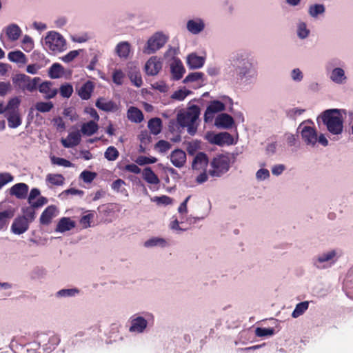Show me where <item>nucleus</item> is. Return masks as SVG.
Instances as JSON below:
<instances>
[{"label": "nucleus", "instance_id": "12", "mask_svg": "<svg viewBox=\"0 0 353 353\" xmlns=\"http://www.w3.org/2000/svg\"><path fill=\"white\" fill-rule=\"evenodd\" d=\"M29 224V221L25 217L19 216L14 220L11 231L15 234H21L28 230Z\"/></svg>", "mask_w": 353, "mask_h": 353}, {"label": "nucleus", "instance_id": "63", "mask_svg": "<svg viewBox=\"0 0 353 353\" xmlns=\"http://www.w3.org/2000/svg\"><path fill=\"white\" fill-rule=\"evenodd\" d=\"M93 215L91 214L83 215L80 219V223L84 228H87L90 226V221Z\"/></svg>", "mask_w": 353, "mask_h": 353}, {"label": "nucleus", "instance_id": "13", "mask_svg": "<svg viewBox=\"0 0 353 353\" xmlns=\"http://www.w3.org/2000/svg\"><path fill=\"white\" fill-rule=\"evenodd\" d=\"M53 83L49 81H43L38 86L39 91L44 94L46 99H51L55 97L58 93L57 88H52Z\"/></svg>", "mask_w": 353, "mask_h": 353}, {"label": "nucleus", "instance_id": "10", "mask_svg": "<svg viewBox=\"0 0 353 353\" xmlns=\"http://www.w3.org/2000/svg\"><path fill=\"white\" fill-rule=\"evenodd\" d=\"M162 63L157 56L152 57L145 65V70L148 75H157L161 70Z\"/></svg>", "mask_w": 353, "mask_h": 353}, {"label": "nucleus", "instance_id": "4", "mask_svg": "<svg viewBox=\"0 0 353 353\" xmlns=\"http://www.w3.org/2000/svg\"><path fill=\"white\" fill-rule=\"evenodd\" d=\"M168 39V37L162 32H156L148 40L143 52L148 54L154 53L164 46Z\"/></svg>", "mask_w": 353, "mask_h": 353}, {"label": "nucleus", "instance_id": "36", "mask_svg": "<svg viewBox=\"0 0 353 353\" xmlns=\"http://www.w3.org/2000/svg\"><path fill=\"white\" fill-rule=\"evenodd\" d=\"M187 28L190 32L198 34L203 30L204 23L201 21L190 20L187 23Z\"/></svg>", "mask_w": 353, "mask_h": 353}, {"label": "nucleus", "instance_id": "38", "mask_svg": "<svg viewBox=\"0 0 353 353\" xmlns=\"http://www.w3.org/2000/svg\"><path fill=\"white\" fill-rule=\"evenodd\" d=\"M46 181L53 185H62L64 183L65 178L61 174H48Z\"/></svg>", "mask_w": 353, "mask_h": 353}, {"label": "nucleus", "instance_id": "52", "mask_svg": "<svg viewBox=\"0 0 353 353\" xmlns=\"http://www.w3.org/2000/svg\"><path fill=\"white\" fill-rule=\"evenodd\" d=\"M51 161L53 164H57L58 165L64 166L66 168L72 166V163L63 158L56 157L53 156L51 157Z\"/></svg>", "mask_w": 353, "mask_h": 353}, {"label": "nucleus", "instance_id": "62", "mask_svg": "<svg viewBox=\"0 0 353 353\" xmlns=\"http://www.w3.org/2000/svg\"><path fill=\"white\" fill-rule=\"evenodd\" d=\"M40 195V190L37 188H32L30 190V194L28 198V201L29 204H33L35 203L34 200Z\"/></svg>", "mask_w": 353, "mask_h": 353}, {"label": "nucleus", "instance_id": "5", "mask_svg": "<svg viewBox=\"0 0 353 353\" xmlns=\"http://www.w3.org/2000/svg\"><path fill=\"white\" fill-rule=\"evenodd\" d=\"M46 43L52 51L61 52L65 50V40L59 33L50 31L45 38Z\"/></svg>", "mask_w": 353, "mask_h": 353}, {"label": "nucleus", "instance_id": "57", "mask_svg": "<svg viewBox=\"0 0 353 353\" xmlns=\"http://www.w3.org/2000/svg\"><path fill=\"white\" fill-rule=\"evenodd\" d=\"M242 66L238 65V74L241 78L244 77L249 72V65H250L245 59L242 60Z\"/></svg>", "mask_w": 353, "mask_h": 353}, {"label": "nucleus", "instance_id": "19", "mask_svg": "<svg viewBox=\"0 0 353 353\" xmlns=\"http://www.w3.org/2000/svg\"><path fill=\"white\" fill-rule=\"evenodd\" d=\"M147 321L141 316H138L132 319L131 321V326L129 330L132 332H143L147 327Z\"/></svg>", "mask_w": 353, "mask_h": 353}, {"label": "nucleus", "instance_id": "22", "mask_svg": "<svg viewBox=\"0 0 353 353\" xmlns=\"http://www.w3.org/2000/svg\"><path fill=\"white\" fill-rule=\"evenodd\" d=\"M14 215L13 209H7L0 211V230H6L9 225L10 221Z\"/></svg>", "mask_w": 353, "mask_h": 353}, {"label": "nucleus", "instance_id": "61", "mask_svg": "<svg viewBox=\"0 0 353 353\" xmlns=\"http://www.w3.org/2000/svg\"><path fill=\"white\" fill-rule=\"evenodd\" d=\"M309 34V30L306 28V25L304 23H300L299 26L298 35L301 39L306 38Z\"/></svg>", "mask_w": 353, "mask_h": 353}, {"label": "nucleus", "instance_id": "1", "mask_svg": "<svg viewBox=\"0 0 353 353\" xmlns=\"http://www.w3.org/2000/svg\"><path fill=\"white\" fill-rule=\"evenodd\" d=\"M323 123L332 134H339L343 131V117L338 109H330L324 111L321 116Z\"/></svg>", "mask_w": 353, "mask_h": 353}, {"label": "nucleus", "instance_id": "55", "mask_svg": "<svg viewBox=\"0 0 353 353\" xmlns=\"http://www.w3.org/2000/svg\"><path fill=\"white\" fill-rule=\"evenodd\" d=\"M172 145L167 141L160 140L155 144V148H158L160 152H165L171 148Z\"/></svg>", "mask_w": 353, "mask_h": 353}, {"label": "nucleus", "instance_id": "11", "mask_svg": "<svg viewBox=\"0 0 353 353\" xmlns=\"http://www.w3.org/2000/svg\"><path fill=\"white\" fill-rule=\"evenodd\" d=\"M301 137L307 145H314L317 142V132L315 128L304 126L301 130Z\"/></svg>", "mask_w": 353, "mask_h": 353}, {"label": "nucleus", "instance_id": "58", "mask_svg": "<svg viewBox=\"0 0 353 353\" xmlns=\"http://www.w3.org/2000/svg\"><path fill=\"white\" fill-rule=\"evenodd\" d=\"M79 293V290L77 289H63L59 290L57 292V295L59 296H73L76 294Z\"/></svg>", "mask_w": 353, "mask_h": 353}, {"label": "nucleus", "instance_id": "42", "mask_svg": "<svg viewBox=\"0 0 353 353\" xmlns=\"http://www.w3.org/2000/svg\"><path fill=\"white\" fill-rule=\"evenodd\" d=\"M73 91V87L69 83L61 85L59 88L60 94L63 98H70L72 96Z\"/></svg>", "mask_w": 353, "mask_h": 353}, {"label": "nucleus", "instance_id": "8", "mask_svg": "<svg viewBox=\"0 0 353 353\" xmlns=\"http://www.w3.org/2000/svg\"><path fill=\"white\" fill-rule=\"evenodd\" d=\"M94 87V83L88 80L79 87H76V92L81 99L88 100L92 96Z\"/></svg>", "mask_w": 353, "mask_h": 353}, {"label": "nucleus", "instance_id": "47", "mask_svg": "<svg viewBox=\"0 0 353 353\" xmlns=\"http://www.w3.org/2000/svg\"><path fill=\"white\" fill-rule=\"evenodd\" d=\"M166 244V242L165 239L162 238H152L148 241H146L144 243V245L145 247H154L157 245H161L162 247L165 246Z\"/></svg>", "mask_w": 353, "mask_h": 353}, {"label": "nucleus", "instance_id": "34", "mask_svg": "<svg viewBox=\"0 0 353 353\" xmlns=\"http://www.w3.org/2000/svg\"><path fill=\"white\" fill-rule=\"evenodd\" d=\"M128 77L131 82L137 87L139 88L143 84L141 75L139 70L136 68L128 72Z\"/></svg>", "mask_w": 353, "mask_h": 353}, {"label": "nucleus", "instance_id": "53", "mask_svg": "<svg viewBox=\"0 0 353 353\" xmlns=\"http://www.w3.org/2000/svg\"><path fill=\"white\" fill-rule=\"evenodd\" d=\"M203 76V74L202 72H199L190 73L184 79L183 82L188 83V82L197 81L201 79Z\"/></svg>", "mask_w": 353, "mask_h": 353}, {"label": "nucleus", "instance_id": "39", "mask_svg": "<svg viewBox=\"0 0 353 353\" xmlns=\"http://www.w3.org/2000/svg\"><path fill=\"white\" fill-rule=\"evenodd\" d=\"M8 59L15 63H25L26 55L21 51H13L8 53Z\"/></svg>", "mask_w": 353, "mask_h": 353}, {"label": "nucleus", "instance_id": "29", "mask_svg": "<svg viewBox=\"0 0 353 353\" xmlns=\"http://www.w3.org/2000/svg\"><path fill=\"white\" fill-rule=\"evenodd\" d=\"M129 120L135 123H141L143 120V114L141 110L136 107H130L127 112Z\"/></svg>", "mask_w": 353, "mask_h": 353}, {"label": "nucleus", "instance_id": "27", "mask_svg": "<svg viewBox=\"0 0 353 353\" xmlns=\"http://www.w3.org/2000/svg\"><path fill=\"white\" fill-rule=\"evenodd\" d=\"M188 65L190 68L196 69L201 68L205 63V59L196 54H191L188 57Z\"/></svg>", "mask_w": 353, "mask_h": 353}, {"label": "nucleus", "instance_id": "28", "mask_svg": "<svg viewBox=\"0 0 353 353\" xmlns=\"http://www.w3.org/2000/svg\"><path fill=\"white\" fill-rule=\"evenodd\" d=\"M330 79L336 83L342 84L345 82L347 77L343 69L341 68H336L332 71Z\"/></svg>", "mask_w": 353, "mask_h": 353}, {"label": "nucleus", "instance_id": "37", "mask_svg": "<svg viewBox=\"0 0 353 353\" xmlns=\"http://www.w3.org/2000/svg\"><path fill=\"white\" fill-rule=\"evenodd\" d=\"M21 32V29L15 24L9 26L6 30V34L11 41L17 40L20 37Z\"/></svg>", "mask_w": 353, "mask_h": 353}, {"label": "nucleus", "instance_id": "16", "mask_svg": "<svg viewBox=\"0 0 353 353\" xmlns=\"http://www.w3.org/2000/svg\"><path fill=\"white\" fill-rule=\"evenodd\" d=\"M57 207L51 205L48 206L43 212L41 213L40 216V223L42 225H49L52 219L57 215Z\"/></svg>", "mask_w": 353, "mask_h": 353}, {"label": "nucleus", "instance_id": "45", "mask_svg": "<svg viewBox=\"0 0 353 353\" xmlns=\"http://www.w3.org/2000/svg\"><path fill=\"white\" fill-rule=\"evenodd\" d=\"M325 12V7L322 4H315L311 6L309 8V14L312 17H316L318 14H323Z\"/></svg>", "mask_w": 353, "mask_h": 353}, {"label": "nucleus", "instance_id": "25", "mask_svg": "<svg viewBox=\"0 0 353 353\" xmlns=\"http://www.w3.org/2000/svg\"><path fill=\"white\" fill-rule=\"evenodd\" d=\"M8 126L10 128H16L21 124V119L19 111H10L6 113Z\"/></svg>", "mask_w": 353, "mask_h": 353}, {"label": "nucleus", "instance_id": "60", "mask_svg": "<svg viewBox=\"0 0 353 353\" xmlns=\"http://www.w3.org/2000/svg\"><path fill=\"white\" fill-rule=\"evenodd\" d=\"M190 93V91L189 90H179L176 92H174L172 94V98L179 101L183 100Z\"/></svg>", "mask_w": 353, "mask_h": 353}, {"label": "nucleus", "instance_id": "24", "mask_svg": "<svg viewBox=\"0 0 353 353\" xmlns=\"http://www.w3.org/2000/svg\"><path fill=\"white\" fill-rule=\"evenodd\" d=\"M12 81L16 89L24 92L26 91V85L29 81V76L25 74H17L12 78Z\"/></svg>", "mask_w": 353, "mask_h": 353}, {"label": "nucleus", "instance_id": "64", "mask_svg": "<svg viewBox=\"0 0 353 353\" xmlns=\"http://www.w3.org/2000/svg\"><path fill=\"white\" fill-rule=\"evenodd\" d=\"M79 55V52L77 50H72L65 54L62 57V60L64 62L69 63L74 60Z\"/></svg>", "mask_w": 353, "mask_h": 353}, {"label": "nucleus", "instance_id": "3", "mask_svg": "<svg viewBox=\"0 0 353 353\" xmlns=\"http://www.w3.org/2000/svg\"><path fill=\"white\" fill-rule=\"evenodd\" d=\"M232 157L230 154L216 155L210 162L211 169L209 174L212 176L220 177L226 173L230 168Z\"/></svg>", "mask_w": 353, "mask_h": 353}, {"label": "nucleus", "instance_id": "21", "mask_svg": "<svg viewBox=\"0 0 353 353\" xmlns=\"http://www.w3.org/2000/svg\"><path fill=\"white\" fill-rule=\"evenodd\" d=\"M208 164V158L205 153L200 152L195 156L192 167L194 170H201L205 168Z\"/></svg>", "mask_w": 353, "mask_h": 353}, {"label": "nucleus", "instance_id": "30", "mask_svg": "<svg viewBox=\"0 0 353 353\" xmlns=\"http://www.w3.org/2000/svg\"><path fill=\"white\" fill-rule=\"evenodd\" d=\"M143 179L150 184L157 185L159 183L160 181L157 175L153 172L150 167H147L143 170Z\"/></svg>", "mask_w": 353, "mask_h": 353}, {"label": "nucleus", "instance_id": "23", "mask_svg": "<svg viewBox=\"0 0 353 353\" xmlns=\"http://www.w3.org/2000/svg\"><path fill=\"white\" fill-rule=\"evenodd\" d=\"M75 227V222L69 217H63L59 221L56 231L59 232H65L73 229Z\"/></svg>", "mask_w": 353, "mask_h": 353}, {"label": "nucleus", "instance_id": "18", "mask_svg": "<svg viewBox=\"0 0 353 353\" xmlns=\"http://www.w3.org/2000/svg\"><path fill=\"white\" fill-rule=\"evenodd\" d=\"M80 141L81 134L78 131L70 132L66 139H61L62 145L66 148L77 146Z\"/></svg>", "mask_w": 353, "mask_h": 353}, {"label": "nucleus", "instance_id": "6", "mask_svg": "<svg viewBox=\"0 0 353 353\" xmlns=\"http://www.w3.org/2000/svg\"><path fill=\"white\" fill-rule=\"evenodd\" d=\"M48 203V199L44 196H40L33 204H30L28 207L23 208V214L21 217H25L29 223L33 221L35 219V209L43 206Z\"/></svg>", "mask_w": 353, "mask_h": 353}, {"label": "nucleus", "instance_id": "15", "mask_svg": "<svg viewBox=\"0 0 353 353\" xmlns=\"http://www.w3.org/2000/svg\"><path fill=\"white\" fill-rule=\"evenodd\" d=\"M170 161L176 168H182L186 162V154L181 149H176L170 154Z\"/></svg>", "mask_w": 353, "mask_h": 353}, {"label": "nucleus", "instance_id": "48", "mask_svg": "<svg viewBox=\"0 0 353 353\" xmlns=\"http://www.w3.org/2000/svg\"><path fill=\"white\" fill-rule=\"evenodd\" d=\"M124 77L125 74L121 70H115L112 73V81L118 85L123 84Z\"/></svg>", "mask_w": 353, "mask_h": 353}, {"label": "nucleus", "instance_id": "26", "mask_svg": "<svg viewBox=\"0 0 353 353\" xmlns=\"http://www.w3.org/2000/svg\"><path fill=\"white\" fill-rule=\"evenodd\" d=\"M170 68L173 79L174 80H179L182 78L185 72V68L181 61H174L171 64Z\"/></svg>", "mask_w": 353, "mask_h": 353}, {"label": "nucleus", "instance_id": "43", "mask_svg": "<svg viewBox=\"0 0 353 353\" xmlns=\"http://www.w3.org/2000/svg\"><path fill=\"white\" fill-rule=\"evenodd\" d=\"M21 100L18 97L10 99L6 105V111H19L18 108L20 105Z\"/></svg>", "mask_w": 353, "mask_h": 353}, {"label": "nucleus", "instance_id": "14", "mask_svg": "<svg viewBox=\"0 0 353 353\" xmlns=\"http://www.w3.org/2000/svg\"><path fill=\"white\" fill-rule=\"evenodd\" d=\"M29 187L26 183H18L10 189V194L16 196L19 199H24L28 195Z\"/></svg>", "mask_w": 353, "mask_h": 353}, {"label": "nucleus", "instance_id": "7", "mask_svg": "<svg viewBox=\"0 0 353 353\" xmlns=\"http://www.w3.org/2000/svg\"><path fill=\"white\" fill-rule=\"evenodd\" d=\"M225 110V105L220 101L214 100L210 102L206 108L204 114V121L205 123L212 121L214 114L223 111Z\"/></svg>", "mask_w": 353, "mask_h": 353}, {"label": "nucleus", "instance_id": "44", "mask_svg": "<svg viewBox=\"0 0 353 353\" xmlns=\"http://www.w3.org/2000/svg\"><path fill=\"white\" fill-rule=\"evenodd\" d=\"M53 103L49 102H37L35 104V109L40 112H48L53 108Z\"/></svg>", "mask_w": 353, "mask_h": 353}, {"label": "nucleus", "instance_id": "17", "mask_svg": "<svg viewBox=\"0 0 353 353\" xmlns=\"http://www.w3.org/2000/svg\"><path fill=\"white\" fill-rule=\"evenodd\" d=\"M95 105L105 112H115L118 110V107L114 101L106 100L103 97L99 98L95 103Z\"/></svg>", "mask_w": 353, "mask_h": 353}, {"label": "nucleus", "instance_id": "32", "mask_svg": "<svg viewBox=\"0 0 353 353\" xmlns=\"http://www.w3.org/2000/svg\"><path fill=\"white\" fill-rule=\"evenodd\" d=\"M98 125L94 121H90L81 125V131L84 135L91 136L98 130Z\"/></svg>", "mask_w": 353, "mask_h": 353}, {"label": "nucleus", "instance_id": "41", "mask_svg": "<svg viewBox=\"0 0 353 353\" xmlns=\"http://www.w3.org/2000/svg\"><path fill=\"white\" fill-rule=\"evenodd\" d=\"M119 156V152L114 146H109L104 152V157L110 161L117 160Z\"/></svg>", "mask_w": 353, "mask_h": 353}, {"label": "nucleus", "instance_id": "9", "mask_svg": "<svg viewBox=\"0 0 353 353\" xmlns=\"http://www.w3.org/2000/svg\"><path fill=\"white\" fill-rule=\"evenodd\" d=\"M211 143L222 146L225 144L232 145L234 143L233 137L228 132H220L214 134L209 139Z\"/></svg>", "mask_w": 353, "mask_h": 353}, {"label": "nucleus", "instance_id": "54", "mask_svg": "<svg viewBox=\"0 0 353 353\" xmlns=\"http://www.w3.org/2000/svg\"><path fill=\"white\" fill-rule=\"evenodd\" d=\"M13 179V176L8 172L0 173V189H1L8 183L12 181Z\"/></svg>", "mask_w": 353, "mask_h": 353}, {"label": "nucleus", "instance_id": "40", "mask_svg": "<svg viewBox=\"0 0 353 353\" xmlns=\"http://www.w3.org/2000/svg\"><path fill=\"white\" fill-rule=\"evenodd\" d=\"M309 303L307 301H303L298 303L294 311L292 312V316L293 318H297L302 315L308 308Z\"/></svg>", "mask_w": 353, "mask_h": 353}, {"label": "nucleus", "instance_id": "33", "mask_svg": "<svg viewBox=\"0 0 353 353\" xmlns=\"http://www.w3.org/2000/svg\"><path fill=\"white\" fill-rule=\"evenodd\" d=\"M148 128L153 134L157 135L159 134L162 128L161 119L157 117L151 119L148 121Z\"/></svg>", "mask_w": 353, "mask_h": 353}, {"label": "nucleus", "instance_id": "31", "mask_svg": "<svg viewBox=\"0 0 353 353\" xmlns=\"http://www.w3.org/2000/svg\"><path fill=\"white\" fill-rule=\"evenodd\" d=\"M130 52V44L127 41H122L117 44L116 52L121 59H127Z\"/></svg>", "mask_w": 353, "mask_h": 353}, {"label": "nucleus", "instance_id": "50", "mask_svg": "<svg viewBox=\"0 0 353 353\" xmlns=\"http://www.w3.org/2000/svg\"><path fill=\"white\" fill-rule=\"evenodd\" d=\"M41 79L39 77H34L31 79L29 77V81H28L27 85H26V90L32 92L37 90L38 83L40 82Z\"/></svg>", "mask_w": 353, "mask_h": 353}, {"label": "nucleus", "instance_id": "2", "mask_svg": "<svg viewBox=\"0 0 353 353\" xmlns=\"http://www.w3.org/2000/svg\"><path fill=\"white\" fill-rule=\"evenodd\" d=\"M200 114V108L196 105H192L187 111L177 114V122L183 128L187 127L190 134L194 135L196 132L195 121Z\"/></svg>", "mask_w": 353, "mask_h": 353}, {"label": "nucleus", "instance_id": "56", "mask_svg": "<svg viewBox=\"0 0 353 353\" xmlns=\"http://www.w3.org/2000/svg\"><path fill=\"white\" fill-rule=\"evenodd\" d=\"M97 174L95 172H92L88 170H84L81 173V178L85 183L92 182L94 178L96 177Z\"/></svg>", "mask_w": 353, "mask_h": 353}, {"label": "nucleus", "instance_id": "49", "mask_svg": "<svg viewBox=\"0 0 353 353\" xmlns=\"http://www.w3.org/2000/svg\"><path fill=\"white\" fill-rule=\"evenodd\" d=\"M255 334L259 337L272 336L274 334V330L272 327H257L255 330Z\"/></svg>", "mask_w": 353, "mask_h": 353}, {"label": "nucleus", "instance_id": "51", "mask_svg": "<svg viewBox=\"0 0 353 353\" xmlns=\"http://www.w3.org/2000/svg\"><path fill=\"white\" fill-rule=\"evenodd\" d=\"M12 90V85L9 81H0V96L4 97Z\"/></svg>", "mask_w": 353, "mask_h": 353}, {"label": "nucleus", "instance_id": "20", "mask_svg": "<svg viewBox=\"0 0 353 353\" xmlns=\"http://www.w3.org/2000/svg\"><path fill=\"white\" fill-rule=\"evenodd\" d=\"M234 122V119L230 115L222 113L216 117L215 125L220 128L228 129L232 128Z\"/></svg>", "mask_w": 353, "mask_h": 353}, {"label": "nucleus", "instance_id": "59", "mask_svg": "<svg viewBox=\"0 0 353 353\" xmlns=\"http://www.w3.org/2000/svg\"><path fill=\"white\" fill-rule=\"evenodd\" d=\"M336 256V252L332 250L327 253H324L318 257V261L323 263L332 260Z\"/></svg>", "mask_w": 353, "mask_h": 353}, {"label": "nucleus", "instance_id": "35", "mask_svg": "<svg viewBox=\"0 0 353 353\" xmlns=\"http://www.w3.org/2000/svg\"><path fill=\"white\" fill-rule=\"evenodd\" d=\"M63 74V66L57 63H53L48 70V75L51 79L60 78Z\"/></svg>", "mask_w": 353, "mask_h": 353}, {"label": "nucleus", "instance_id": "46", "mask_svg": "<svg viewBox=\"0 0 353 353\" xmlns=\"http://www.w3.org/2000/svg\"><path fill=\"white\" fill-rule=\"evenodd\" d=\"M157 161V159L156 157H147L145 156H139L135 162L139 165H144L146 164L154 163Z\"/></svg>", "mask_w": 353, "mask_h": 353}]
</instances>
